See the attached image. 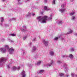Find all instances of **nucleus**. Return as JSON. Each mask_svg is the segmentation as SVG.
I'll list each match as a JSON object with an SVG mask.
<instances>
[{
  "instance_id": "52",
  "label": "nucleus",
  "mask_w": 77,
  "mask_h": 77,
  "mask_svg": "<svg viewBox=\"0 0 77 77\" xmlns=\"http://www.w3.org/2000/svg\"><path fill=\"white\" fill-rule=\"evenodd\" d=\"M27 0V1H30V0Z\"/></svg>"
},
{
  "instance_id": "1",
  "label": "nucleus",
  "mask_w": 77,
  "mask_h": 77,
  "mask_svg": "<svg viewBox=\"0 0 77 77\" xmlns=\"http://www.w3.org/2000/svg\"><path fill=\"white\" fill-rule=\"evenodd\" d=\"M4 47L0 48V52L1 51L2 53H5L7 51H8L9 52L10 54H12L14 51V48H9V46L8 45H5L4 46Z\"/></svg>"
},
{
  "instance_id": "4",
  "label": "nucleus",
  "mask_w": 77,
  "mask_h": 77,
  "mask_svg": "<svg viewBox=\"0 0 77 77\" xmlns=\"http://www.w3.org/2000/svg\"><path fill=\"white\" fill-rule=\"evenodd\" d=\"M61 6L62 8H63L61 9H59V11L60 12H61V13H63V12H64L65 10H66V9L64 8V7H65V5H61Z\"/></svg>"
},
{
  "instance_id": "17",
  "label": "nucleus",
  "mask_w": 77,
  "mask_h": 77,
  "mask_svg": "<svg viewBox=\"0 0 77 77\" xmlns=\"http://www.w3.org/2000/svg\"><path fill=\"white\" fill-rule=\"evenodd\" d=\"M69 32H67V34H70L71 33H72V32H73V31L71 29H69Z\"/></svg>"
},
{
  "instance_id": "29",
  "label": "nucleus",
  "mask_w": 77,
  "mask_h": 77,
  "mask_svg": "<svg viewBox=\"0 0 77 77\" xmlns=\"http://www.w3.org/2000/svg\"><path fill=\"white\" fill-rule=\"evenodd\" d=\"M63 22L62 21L60 20V21H59V24H63Z\"/></svg>"
},
{
  "instance_id": "44",
  "label": "nucleus",
  "mask_w": 77,
  "mask_h": 77,
  "mask_svg": "<svg viewBox=\"0 0 77 77\" xmlns=\"http://www.w3.org/2000/svg\"><path fill=\"white\" fill-rule=\"evenodd\" d=\"M75 35V36H77V33H75L74 34Z\"/></svg>"
},
{
  "instance_id": "48",
  "label": "nucleus",
  "mask_w": 77,
  "mask_h": 77,
  "mask_svg": "<svg viewBox=\"0 0 77 77\" xmlns=\"http://www.w3.org/2000/svg\"><path fill=\"white\" fill-rule=\"evenodd\" d=\"M70 1L71 2H73V1H74V0H70Z\"/></svg>"
},
{
  "instance_id": "41",
  "label": "nucleus",
  "mask_w": 77,
  "mask_h": 77,
  "mask_svg": "<svg viewBox=\"0 0 77 77\" xmlns=\"http://www.w3.org/2000/svg\"><path fill=\"white\" fill-rule=\"evenodd\" d=\"M69 76V75H68V74H66V77H68Z\"/></svg>"
},
{
  "instance_id": "53",
  "label": "nucleus",
  "mask_w": 77,
  "mask_h": 77,
  "mask_svg": "<svg viewBox=\"0 0 77 77\" xmlns=\"http://www.w3.org/2000/svg\"><path fill=\"white\" fill-rule=\"evenodd\" d=\"M0 77H2L0 75Z\"/></svg>"
},
{
  "instance_id": "32",
  "label": "nucleus",
  "mask_w": 77,
  "mask_h": 77,
  "mask_svg": "<svg viewBox=\"0 0 77 77\" xmlns=\"http://www.w3.org/2000/svg\"><path fill=\"white\" fill-rule=\"evenodd\" d=\"M61 62H60V60H58L57 61V63H59V64H60V63Z\"/></svg>"
},
{
  "instance_id": "10",
  "label": "nucleus",
  "mask_w": 77,
  "mask_h": 77,
  "mask_svg": "<svg viewBox=\"0 0 77 77\" xmlns=\"http://www.w3.org/2000/svg\"><path fill=\"white\" fill-rule=\"evenodd\" d=\"M23 28L24 29H21V30L22 32H26V26H23Z\"/></svg>"
},
{
  "instance_id": "36",
  "label": "nucleus",
  "mask_w": 77,
  "mask_h": 77,
  "mask_svg": "<svg viewBox=\"0 0 77 77\" xmlns=\"http://www.w3.org/2000/svg\"><path fill=\"white\" fill-rule=\"evenodd\" d=\"M5 40V39L4 38H2L1 39V41H2V42H4Z\"/></svg>"
},
{
  "instance_id": "3",
  "label": "nucleus",
  "mask_w": 77,
  "mask_h": 77,
  "mask_svg": "<svg viewBox=\"0 0 77 77\" xmlns=\"http://www.w3.org/2000/svg\"><path fill=\"white\" fill-rule=\"evenodd\" d=\"M7 59L6 58L2 57L0 59V66H2L6 60Z\"/></svg>"
},
{
  "instance_id": "47",
  "label": "nucleus",
  "mask_w": 77,
  "mask_h": 77,
  "mask_svg": "<svg viewBox=\"0 0 77 77\" xmlns=\"http://www.w3.org/2000/svg\"><path fill=\"white\" fill-rule=\"evenodd\" d=\"M8 25H5V27H7V26H8Z\"/></svg>"
},
{
  "instance_id": "38",
  "label": "nucleus",
  "mask_w": 77,
  "mask_h": 77,
  "mask_svg": "<svg viewBox=\"0 0 77 77\" xmlns=\"http://www.w3.org/2000/svg\"><path fill=\"white\" fill-rule=\"evenodd\" d=\"M71 51H74V49L72 48L71 49Z\"/></svg>"
},
{
  "instance_id": "24",
  "label": "nucleus",
  "mask_w": 77,
  "mask_h": 77,
  "mask_svg": "<svg viewBox=\"0 0 77 77\" xmlns=\"http://www.w3.org/2000/svg\"><path fill=\"white\" fill-rule=\"evenodd\" d=\"M75 14V13L74 12H72L70 13V15L72 16V15H74Z\"/></svg>"
},
{
  "instance_id": "35",
  "label": "nucleus",
  "mask_w": 77,
  "mask_h": 77,
  "mask_svg": "<svg viewBox=\"0 0 77 77\" xmlns=\"http://www.w3.org/2000/svg\"><path fill=\"white\" fill-rule=\"evenodd\" d=\"M7 68H10V65H8L7 66Z\"/></svg>"
},
{
  "instance_id": "27",
  "label": "nucleus",
  "mask_w": 77,
  "mask_h": 77,
  "mask_svg": "<svg viewBox=\"0 0 77 77\" xmlns=\"http://www.w3.org/2000/svg\"><path fill=\"white\" fill-rule=\"evenodd\" d=\"M12 69L13 71H15V70H16V69H17V67H14Z\"/></svg>"
},
{
  "instance_id": "21",
  "label": "nucleus",
  "mask_w": 77,
  "mask_h": 77,
  "mask_svg": "<svg viewBox=\"0 0 77 77\" xmlns=\"http://www.w3.org/2000/svg\"><path fill=\"white\" fill-rule=\"evenodd\" d=\"M75 18V16H73L72 17L71 20H74Z\"/></svg>"
},
{
  "instance_id": "13",
  "label": "nucleus",
  "mask_w": 77,
  "mask_h": 77,
  "mask_svg": "<svg viewBox=\"0 0 77 77\" xmlns=\"http://www.w3.org/2000/svg\"><path fill=\"white\" fill-rule=\"evenodd\" d=\"M1 23H0L1 26H2V24L3 23L2 22H3L4 21V19H3V18L1 17Z\"/></svg>"
},
{
  "instance_id": "49",
  "label": "nucleus",
  "mask_w": 77,
  "mask_h": 77,
  "mask_svg": "<svg viewBox=\"0 0 77 77\" xmlns=\"http://www.w3.org/2000/svg\"><path fill=\"white\" fill-rule=\"evenodd\" d=\"M20 1H21V0H17V1L19 2Z\"/></svg>"
},
{
  "instance_id": "8",
  "label": "nucleus",
  "mask_w": 77,
  "mask_h": 77,
  "mask_svg": "<svg viewBox=\"0 0 77 77\" xmlns=\"http://www.w3.org/2000/svg\"><path fill=\"white\" fill-rule=\"evenodd\" d=\"M43 43L44 44L46 47L48 46V42H47V41H46L45 40H44L43 41Z\"/></svg>"
},
{
  "instance_id": "20",
  "label": "nucleus",
  "mask_w": 77,
  "mask_h": 77,
  "mask_svg": "<svg viewBox=\"0 0 77 77\" xmlns=\"http://www.w3.org/2000/svg\"><path fill=\"white\" fill-rule=\"evenodd\" d=\"M9 36H16V34H11L9 35Z\"/></svg>"
},
{
  "instance_id": "14",
  "label": "nucleus",
  "mask_w": 77,
  "mask_h": 77,
  "mask_svg": "<svg viewBox=\"0 0 77 77\" xmlns=\"http://www.w3.org/2000/svg\"><path fill=\"white\" fill-rule=\"evenodd\" d=\"M41 63V61H39L37 63H35V65H40Z\"/></svg>"
},
{
  "instance_id": "15",
  "label": "nucleus",
  "mask_w": 77,
  "mask_h": 77,
  "mask_svg": "<svg viewBox=\"0 0 77 77\" xmlns=\"http://www.w3.org/2000/svg\"><path fill=\"white\" fill-rule=\"evenodd\" d=\"M68 57H69L71 59H73V55L72 54H69Z\"/></svg>"
},
{
  "instance_id": "31",
  "label": "nucleus",
  "mask_w": 77,
  "mask_h": 77,
  "mask_svg": "<svg viewBox=\"0 0 77 77\" xmlns=\"http://www.w3.org/2000/svg\"><path fill=\"white\" fill-rule=\"evenodd\" d=\"M8 39L9 40V42H14V41L11 40L10 38Z\"/></svg>"
},
{
  "instance_id": "28",
  "label": "nucleus",
  "mask_w": 77,
  "mask_h": 77,
  "mask_svg": "<svg viewBox=\"0 0 77 77\" xmlns=\"http://www.w3.org/2000/svg\"><path fill=\"white\" fill-rule=\"evenodd\" d=\"M27 36H24L23 38V40H26V38H27Z\"/></svg>"
},
{
  "instance_id": "9",
  "label": "nucleus",
  "mask_w": 77,
  "mask_h": 77,
  "mask_svg": "<svg viewBox=\"0 0 77 77\" xmlns=\"http://www.w3.org/2000/svg\"><path fill=\"white\" fill-rule=\"evenodd\" d=\"M44 10H45V11H50V8L47 6H45L44 7Z\"/></svg>"
},
{
  "instance_id": "39",
  "label": "nucleus",
  "mask_w": 77,
  "mask_h": 77,
  "mask_svg": "<svg viewBox=\"0 0 77 77\" xmlns=\"http://www.w3.org/2000/svg\"><path fill=\"white\" fill-rule=\"evenodd\" d=\"M32 45V42H30L29 43V45L30 47H31V45Z\"/></svg>"
},
{
  "instance_id": "6",
  "label": "nucleus",
  "mask_w": 77,
  "mask_h": 77,
  "mask_svg": "<svg viewBox=\"0 0 77 77\" xmlns=\"http://www.w3.org/2000/svg\"><path fill=\"white\" fill-rule=\"evenodd\" d=\"M63 67H65V68L64 69V71L65 72H68L69 69H68V68L67 67V64L66 63H64L63 65Z\"/></svg>"
},
{
  "instance_id": "55",
  "label": "nucleus",
  "mask_w": 77,
  "mask_h": 77,
  "mask_svg": "<svg viewBox=\"0 0 77 77\" xmlns=\"http://www.w3.org/2000/svg\"><path fill=\"white\" fill-rule=\"evenodd\" d=\"M39 38H40H40H39Z\"/></svg>"
},
{
  "instance_id": "34",
  "label": "nucleus",
  "mask_w": 77,
  "mask_h": 77,
  "mask_svg": "<svg viewBox=\"0 0 77 77\" xmlns=\"http://www.w3.org/2000/svg\"><path fill=\"white\" fill-rule=\"evenodd\" d=\"M36 38H34L32 39V41H36Z\"/></svg>"
},
{
  "instance_id": "25",
  "label": "nucleus",
  "mask_w": 77,
  "mask_h": 77,
  "mask_svg": "<svg viewBox=\"0 0 77 77\" xmlns=\"http://www.w3.org/2000/svg\"><path fill=\"white\" fill-rule=\"evenodd\" d=\"M59 75L60 76V77H62V76L64 75V74L63 73H59Z\"/></svg>"
},
{
  "instance_id": "7",
  "label": "nucleus",
  "mask_w": 77,
  "mask_h": 77,
  "mask_svg": "<svg viewBox=\"0 0 77 77\" xmlns=\"http://www.w3.org/2000/svg\"><path fill=\"white\" fill-rule=\"evenodd\" d=\"M21 75L22 77H26V72L24 71V70H23L21 72L20 74Z\"/></svg>"
},
{
  "instance_id": "2",
  "label": "nucleus",
  "mask_w": 77,
  "mask_h": 77,
  "mask_svg": "<svg viewBox=\"0 0 77 77\" xmlns=\"http://www.w3.org/2000/svg\"><path fill=\"white\" fill-rule=\"evenodd\" d=\"M48 17L47 16H45L42 17L41 16L38 17L37 19L38 21L41 23H46L47 21Z\"/></svg>"
},
{
  "instance_id": "18",
  "label": "nucleus",
  "mask_w": 77,
  "mask_h": 77,
  "mask_svg": "<svg viewBox=\"0 0 77 77\" xmlns=\"http://www.w3.org/2000/svg\"><path fill=\"white\" fill-rule=\"evenodd\" d=\"M54 54V53L53 51H51L50 52V55L51 56H53Z\"/></svg>"
},
{
  "instance_id": "51",
  "label": "nucleus",
  "mask_w": 77,
  "mask_h": 77,
  "mask_svg": "<svg viewBox=\"0 0 77 77\" xmlns=\"http://www.w3.org/2000/svg\"><path fill=\"white\" fill-rule=\"evenodd\" d=\"M6 0H2L3 2H5Z\"/></svg>"
},
{
  "instance_id": "50",
  "label": "nucleus",
  "mask_w": 77,
  "mask_h": 77,
  "mask_svg": "<svg viewBox=\"0 0 77 77\" xmlns=\"http://www.w3.org/2000/svg\"><path fill=\"white\" fill-rule=\"evenodd\" d=\"M64 38H61V39H62V40H63Z\"/></svg>"
},
{
  "instance_id": "11",
  "label": "nucleus",
  "mask_w": 77,
  "mask_h": 77,
  "mask_svg": "<svg viewBox=\"0 0 77 77\" xmlns=\"http://www.w3.org/2000/svg\"><path fill=\"white\" fill-rule=\"evenodd\" d=\"M44 72V70H42L39 71V72H38L37 73L38 74H42V73H43Z\"/></svg>"
},
{
  "instance_id": "54",
  "label": "nucleus",
  "mask_w": 77,
  "mask_h": 77,
  "mask_svg": "<svg viewBox=\"0 0 77 77\" xmlns=\"http://www.w3.org/2000/svg\"><path fill=\"white\" fill-rule=\"evenodd\" d=\"M35 9H37V8H35Z\"/></svg>"
},
{
  "instance_id": "5",
  "label": "nucleus",
  "mask_w": 77,
  "mask_h": 77,
  "mask_svg": "<svg viewBox=\"0 0 77 77\" xmlns=\"http://www.w3.org/2000/svg\"><path fill=\"white\" fill-rule=\"evenodd\" d=\"M53 63H54V62L53 61V60H51V61L50 63L46 64L45 66H46V67H48V66H51L53 65Z\"/></svg>"
},
{
  "instance_id": "40",
  "label": "nucleus",
  "mask_w": 77,
  "mask_h": 77,
  "mask_svg": "<svg viewBox=\"0 0 77 77\" xmlns=\"http://www.w3.org/2000/svg\"><path fill=\"white\" fill-rule=\"evenodd\" d=\"M53 14H51L50 15V17H53Z\"/></svg>"
},
{
  "instance_id": "33",
  "label": "nucleus",
  "mask_w": 77,
  "mask_h": 77,
  "mask_svg": "<svg viewBox=\"0 0 77 77\" xmlns=\"http://www.w3.org/2000/svg\"><path fill=\"white\" fill-rule=\"evenodd\" d=\"M56 1V0H53V2H52V4L53 5H54L55 4V2Z\"/></svg>"
},
{
  "instance_id": "16",
  "label": "nucleus",
  "mask_w": 77,
  "mask_h": 77,
  "mask_svg": "<svg viewBox=\"0 0 77 77\" xmlns=\"http://www.w3.org/2000/svg\"><path fill=\"white\" fill-rule=\"evenodd\" d=\"M68 57V56L67 55H62V58H67Z\"/></svg>"
},
{
  "instance_id": "12",
  "label": "nucleus",
  "mask_w": 77,
  "mask_h": 77,
  "mask_svg": "<svg viewBox=\"0 0 77 77\" xmlns=\"http://www.w3.org/2000/svg\"><path fill=\"white\" fill-rule=\"evenodd\" d=\"M36 50V47L35 46H34L33 47L32 50V52L35 51Z\"/></svg>"
},
{
  "instance_id": "22",
  "label": "nucleus",
  "mask_w": 77,
  "mask_h": 77,
  "mask_svg": "<svg viewBox=\"0 0 77 77\" xmlns=\"http://www.w3.org/2000/svg\"><path fill=\"white\" fill-rule=\"evenodd\" d=\"M15 20H16V19L14 18H13L11 19H10L9 21H15Z\"/></svg>"
},
{
  "instance_id": "45",
  "label": "nucleus",
  "mask_w": 77,
  "mask_h": 77,
  "mask_svg": "<svg viewBox=\"0 0 77 77\" xmlns=\"http://www.w3.org/2000/svg\"><path fill=\"white\" fill-rule=\"evenodd\" d=\"M25 53H24V52H23V54H22L23 55H24V54Z\"/></svg>"
},
{
  "instance_id": "43",
  "label": "nucleus",
  "mask_w": 77,
  "mask_h": 77,
  "mask_svg": "<svg viewBox=\"0 0 77 77\" xmlns=\"http://www.w3.org/2000/svg\"><path fill=\"white\" fill-rule=\"evenodd\" d=\"M18 69H20V66H18L17 68Z\"/></svg>"
},
{
  "instance_id": "23",
  "label": "nucleus",
  "mask_w": 77,
  "mask_h": 77,
  "mask_svg": "<svg viewBox=\"0 0 77 77\" xmlns=\"http://www.w3.org/2000/svg\"><path fill=\"white\" fill-rule=\"evenodd\" d=\"M60 36L59 37H56L54 38V40H55V41H57V40L58 39V38H60Z\"/></svg>"
},
{
  "instance_id": "42",
  "label": "nucleus",
  "mask_w": 77,
  "mask_h": 77,
  "mask_svg": "<svg viewBox=\"0 0 77 77\" xmlns=\"http://www.w3.org/2000/svg\"><path fill=\"white\" fill-rule=\"evenodd\" d=\"M32 16H34V15H35V14L33 13L32 14Z\"/></svg>"
},
{
  "instance_id": "26",
  "label": "nucleus",
  "mask_w": 77,
  "mask_h": 77,
  "mask_svg": "<svg viewBox=\"0 0 77 77\" xmlns=\"http://www.w3.org/2000/svg\"><path fill=\"white\" fill-rule=\"evenodd\" d=\"M32 14L31 13H30L29 12H28V14L27 15L28 17H30L31 16Z\"/></svg>"
},
{
  "instance_id": "30",
  "label": "nucleus",
  "mask_w": 77,
  "mask_h": 77,
  "mask_svg": "<svg viewBox=\"0 0 77 77\" xmlns=\"http://www.w3.org/2000/svg\"><path fill=\"white\" fill-rule=\"evenodd\" d=\"M48 19L49 21H50V20H52V17H49L48 18Z\"/></svg>"
},
{
  "instance_id": "46",
  "label": "nucleus",
  "mask_w": 77,
  "mask_h": 77,
  "mask_svg": "<svg viewBox=\"0 0 77 77\" xmlns=\"http://www.w3.org/2000/svg\"><path fill=\"white\" fill-rule=\"evenodd\" d=\"M29 67H30V66H32V65H31V64H29Z\"/></svg>"
},
{
  "instance_id": "37",
  "label": "nucleus",
  "mask_w": 77,
  "mask_h": 77,
  "mask_svg": "<svg viewBox=\"0 0 77 77\" xmlns=\"http://www.w3.org/2000/svg\"><path fill=\"white\" fill-rule=\"evenodd\" d=\"M44 2L45 3H46L47 2V0H44Z\"/></svg>"
},
{
  "instance_id": "19",
  "label": "nucleus",
  "mask_w": 77,
  "mask_h": 77,
  "mask_svg": "<svg viewBox=\"0 0 77 77\" xmlns=\"http://www.w3.org/2000/svg\"><path fill=\"white\" fill-rule=\"evenodd\" d=\"M71 75H72V77H75V76L77 77V75H74V73H71Z\"/></svg>"
}]
</instances>
